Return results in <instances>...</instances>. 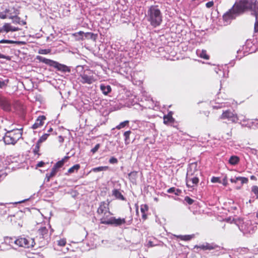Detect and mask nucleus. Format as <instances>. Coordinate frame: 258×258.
I'll use <instances>...</instances> for the list:
<instances>
[{"label":"nucleus","mask_w":258,"mask_h":258,"mask_svg":"<svg viewBox=\"0 0 258 258\" xmlns=\"http://www.w3.org/2000/svg\"><path fill=\"white\" fill-rule=\"evenodd\" d=\"M250 10L253 15L258 11V2L256 0H240L236 2L233 7L223 16L224 21L229 24L232 20L245 11Z\"/></svg>","instance_id":"nucleus-1"},{"label":"nucleus","mask_w":258,"mask_h":258,"mask_svg":"<svg viewBox=\"0 0 258 258\" xmlns=\"http://www.w3.org/2000/svg\"><path fill=\"white\" fill-rule=\"evenodd\" d=\"M146 17L150 25L154 28L159 26L162 22V14L157 5L149 7L146 14Z\"/></svg>","instance_id":"nucleus-2"},{"label":"nucleus","mask_w":258,"mask_h":258,"mask_svg":"<svg viewBox=\"0 0 258 258\" xmlns=\"http://www.w3.org/2000/svg\"><path fill=\"white\" fill-rule=\"evenodd\" d=\"M109 202H101L97 209V214L100 218V220L101 224H104V222H107L112 215L109 211Z\"/></svg>","instance_id":"nucleus-3"},{"label":"nucleus","mask_w":258,"mask_h":258,"mask_svg":"<svg viewBox=\"0 0 258 258\" xmlns=\"http://www.w3.org/2000/svg\"><path fill=\"white\" fill-rule=\"evenodd\" d=\"M21 130L16 129L7 131L3 137L4 142L7 145H14L22 137Z\"/></svg>","instance_id":"nucleus-4"},{"label":"nucleus","mask_w":258,"mask_h":258,"mask_svg":"<svg viewBox=\"0 0 258 258\" xmlns=\"http://www.w3.org/2000/svg\"><path fill=\"white\" fill-rule=\"evenodd\" d=\"M36 58L40 62H43L46 64L49 65L51 67H53L56 69L58 71H61L63 73L70 72L71 71L70 69L68 66L59 63L57 61L46 58L40 55H37Z\"/></svg>","instance_id":"nucleus-5"},{"label":"nucleus","mask_w":258,"mask_h":258,"mask_svg":"<svg viewBox=\"0 0 258 258\" xmlns=\"http://www.w3.org/2000/svg\"><path fill=\"white\" fill-rule=\"evenodd\" d=\"M14 242L16 245L25 248L33 247L35 244L34 239L29 237L19 236L15 240Z\"/></svg>","instance_id":"nucleus-6"},{"label":"nucleus","mask_w":258,"mask_h":258,"mask_svg":"<svg viewBox=\"0 0 258 258\" xmlns=\"http://www.w3.org/2000/svg\"><path fill=\"white\" fill-rule=\"evenodd\" d=\"M79 79L82 84L88 85L93 84L97 80L95 73L92 71L89 70L84 71L80 75Z\"/></svg>","instance_id":"nucleus-7"},{"label":"nucleus","mask_w":258,"mask_h":258,"mask_svg":"<svg viewBox=\"0 0 258 258\" xmlns=\"http://www.w3.org/2000/svg\"><path fill=\"white\" fill-rule=\"evenodd\" d=\"M132 219L126 222L125 218H116L114 217H110L107 222H104V224L113 225L115 226H120L126 223H127V225H130L132 223Z\"/></svg>","instance_id":"nucleus-8"},{"label":"nucleus","mask_w":258,"mask_h":258,"mask_svg":"<svg viewBox=\"0 0 258 258\" xmlns=\"http://www.w3.org/2000/svg\"><path fill=\"white\" fill-rule=\"evenodd\" d=\"M240 116L238 117L237 115L230 110L224 111L221 116V119H227L232 123H236L239 120Z\"/></svg>","instance_id":"nucleus-9"},{"label":"nucleus","mask_w":258,"mask_h":258,"mask_svg":"<svg viewBox=\"0 0 258 258\" xmlns=\"http://www.w3.org/2000/svg\"><path fill=\"white\" fill-rule=\"evenodd\" d=\"M199 182V179L197 177H191L188 176V171L187 173L186 177V184L188 188H191L192 189H195V187L197 186Z\"/></svg>","instance_id":"nucleus-10"},{"label":"nucleus","mask_w":258,"mask_h":258,"mask_svg":"<svg viewBox=\"0 0 258 258\" xmlns=\"http://www.w3.org/2000/svg\"><path fill=\"white\" fill-rule=\"evenodd\" d=\"M0 108L6 111H10L11 110V103L4 96H0Z\"/></svg>","instance_id":"nucleus-11"},{"label":"nucleus","mask_w":258,"mask_h":258,"mask_svg":"<svg viewBox=\"0 0 258 258\" xmlns=\"http://www.w3.org/2000/svg\"><path fill=\"white\" fill-rule=\"evenodd\" d=\"M19 30V28L12 26L10 23H5L2 27H0V33L3 32L8 33L10 31L15 32Z\"/></svg>","instance_id":"nucleus-12"},{"label":"nucleus","mask_w":258,"mask_h":258,"mask_svg":"<svg viewBox=\"0 0 258 258\" xmlns=\"http://www.w3.org/2000/svg\"><path fill=\"white\" fill-rule=\"evenodd\" d=\"M6 14L10 19H13L19 14L18 10L15 8L6 9L5 10Z\"/></svg>","instance_id":"nucleus-13"},{"label":"nucleus","mask_w":258,"mask_h":258,"mask_svg":"<svg viewBox=\"0 0 258 258\" xmlns=\"http://www.w3.org/2000/svg\"><path fill=\"white\" fill-rule=\"evenodd\" d=\"M244 226L243 230L245 233H252L256 229V227L252 225L251 222L249 221L244 222Z\"/></svg>","instance_id":"nucleus-14"},{"label":"nucleus","mask_w":258,"mask_h":258,"mask_svg":"<svg viewBox=\"0 0 258 258\" xmlns=\"http://www.w3.org/2000/svg\"><path fill=\"white\" fill-rule=\"evenodd\" d=\"M218 246L214 244V243H205L202 245H200L199 246L196 245L195 247L200 248L201 249L206 250H212L218 247Z\"/></svg>","instance_id":"nucleus-15"},{"label":"nucleus","mask_w":258,"mask_h":258,"mask_svg":"<svg viewBox=\"0 0 258 258\" xmlns=\"http://www.w3.org/2000/svg\"><path fill=\"white\" fill-rule=\"evenodd\" d=\"M46 119V117L44 115L39 116L38 118L36 119L35 122L32 125L33 129H36L40 126H41L43 123V121Z\"/></svg>","instance_id":"nucleus-16"},{"label":"nucleus","mask_w":258,"mask_h":258,"mask_svg":"<svg viewBox=\"0 0 258 258\" xmlns=\"http://www.w3.org/2000/svg\"><path fill=\"white\" fill-rule=\"evenodd\" d=\"M239 120L240 121L239 123L242 126L247 127L249 128L253 127V121L247 119L245 118V117L243 119H241L240 118Z\"/></svg>","instance_id":"nucleus-17"},{"label":"nucleus","mask_w":258,"mask_h":258,"mask_svg":"<svg viewBox=\"0 0 258 258\" xmlns=\"http://www.w3.org/2000/svg\"><path fill=\"white\" fill-rule=\"evenodd\" d=\"M38 233L42 238L47 239L49 238V234L48 229L46 227H41L38 229Z\"/></svg>","instance_id":"nucleus-18"},{"label":"nucleus","mask_w":258,"mask_h":258,"mask_svg":"<svg viewBox=\"0 0 258 258\" xmlns=\"http://www.w3.org/2000/svg\"><path fill=\"white\" fill-rule=\"evenodd\" d=\"M230 181L232 183H236L237 181L239 180L241 181V183L242 185L244 183H247L248 179L246 177H235L234 178L231 177L230 178Z\"/></svg>","instance_id":"nucleus-19"},{"label":"nucleus","mask_w":258,"mask_h":258,"mask_svg":"<svg viewBox=\"0 0 258 258\" xmlns=\"http://www.w3.org/2000/svg\"><path fill=\"white\" fill-rule=\"evenodd\" d=\"M69 158L68 156H65L63 159L61 160L56 162L53 166L54 169H56L57 171H58L59 168H61L63 165L64 162Z\"/></svg>","instance_id":"nucleus-20"},{"label":"nucleus","mask_w":258,"mask_h":258,"mask_svg":"<svg viewBox=\"0 0 258 258\" xmlns=\"http://www.w3.org/2000/svg\"><path fill=\"white\" fill-rule=\"evenodd\" d=\"M100 88L103 94L105 95H107L111 91V88L109 85H106L105 84H101Z\"/></svg>","instance_id":"nucleus-21"},{"label":"nucleus","mask_w":258,"mask_h":258,"mask_svg":"<svg viewBox=\"0 0 258 258\" xmlns=\"http://www.w3.org/2000/svg\"><path fill=\"white\" fill-rule=\"evenodd\" d=\"M173 236L176 237L177 238H180L182 240L184 241H189L191 240L195 237L194 234L191 235H173Z\"/></svg>","instance_id":"nucleus-22"},{"label":"nucleus","mask_w":258,"mask_h":258,"mask_svg":"<svg viewBox=\"0 0 258 258\" xmlns=\"http://www.w3.org/2000/svg\"><path fill=\"white\" fill-rule=\"evenodd\" d=\"M112 195L114 196L117 199L120 200H124L123 196L121 194V193L118 189H114L112 190Z\"/></svg>","instance_id":"nucleus-23"},{"label":"nucleus","mask_w":258,"mask_h":258,"mask_svg":"<svg viewBox=\"0 0 258 258\" xmlns=\"http://www.w3.org/2000/svg\"><path fill=\"white\" fill-rule=\"evenodd\" d=\"M128 175L130 181L133 183L135 182L138 177V172L135 171H132Z\"/></svg>","instance_id":"nucleus-24"},{"label":"nucleus","mask_w":258,"mask_h":258,"mask_svg":"<svg viewBox=\"0 0 258 258\" xmlns=\"http://www.w3.org/2000/svg\"><path fill=\"white\" fill-rule=\"evenodd\" d=\"M85 34L86 37H87L88 35H92L93 34L91 33L87 32L86 33H84L83 31H79L78 32L75 33L73 34V35L76 37V40H79L80 39H83L82 37H79L77 38L78 36H80V37H82L83 35Z\"/></svg>","instance_id":"nucleus-25"},{"label":"nucleus","mask_w":258,"mask_h":258,"mask_svg":"<svg viewBox=\"0 0 258 258\" xmlns=\"http://www.w3.org/2000/svg\"><path fill=\"white\" fill-rule=\"evenodd\" d=\"M132 132L131 131H127L124 133L123 136L124 137V143L125 145H128L130 143V136Z\"/></svg>","instance_id":"nucleus-26"},{"label":"nucleus","mask_w":258,"mask_h":258,"mask_svg":"<svg viewBox=\"0 0 258 258\" xmlns=\"http://www.w3.org/2000/svg\"><path fill=\"white\" fill-rule=\"evenodd\" d=\"M16 239H17L16 237H5L4 241L6 244L12 245L13 243L15 244L14 241Z\"/></svg>","instance_id":"nucleus-27"},{"label":"nucleus","mask_w":258,"mask_h":258,"mask_svg":"<svg viewBox=\"0 0 258 258\" xmlns=\"http://www.w3.org/2000/svg\"><path fill=\"white\" fill-rule=\"evenodd\" d=\"M239 161V158L236 156H232L229 160V163L231 165H236Z\"/></svg>","instance_id":"nucleus-28"},{"label":"nucleus","mask_w":258,"mask_h":258,"mask_svg":"<svg viewBox=\"0 0 258 258\" xmlns=\"http://www.w3.org/2000/svg\"><path fill=\"white\" fill-rule=\"evenodd\" d=\"M198 54L200 55L201 58H203L205 59H209V56L206 53V51L205 50H202L201 51H198Z\"/></svg>","instance_id":"nucleus-29"},{"label":"nucleus","mask_w":258,"mask_h":258,"mask_svg":"<svg viewBox=\"0 0 258 258\" xmlns=\"http://www.w3.org/2000/svg\"><path fill=\"white\" fill-rule=\"evenodd\" d=\"M163 119H164L163 122L164 124H166L169 122H172L174 120L173 117H172V116L170 115L169 114L167 115H165L164 116Z\"/></svg>","instance_id":"nucleus-30"},{"label":"nucleus","mask_w":258,"mask_h":258,"mask_svg":"<svg viewBox=\"0 0 258 258\" xmlns=\"http://www.w3.org/2000/svg\"><path fill=\"white\" fill-rule=\"evenodd\" d=\"M80 168V165L79 164H76L69 169L68 171V173H72L75 171H77Z\"/></svg>","instance_id":"nucleus-31"},{"label":"nucleus","mask_w":258,"mask_h":258,"mask_svg":"<svg viewBox=\"0 0 258 258\" xmlns=\"http://www.w3.org/2000/svg\"><path fill=\"white\" fill-rule=\"evenodd\" d=\"M108 168V166H100L98 167L93 168L92 171L94 172H100L102 171H105Z\"/></svg>","instance_id":"nucleus-32"},{"label":"nucleus","mask_w":258,"mask_h":258,"mask_svg":"<svg viewBox=\"0 0 258 258\" xmlns=\"http://www.w3.org/2000/svg\"><path fill=\"white\" fill-rule=\"evenodd\" d=\"M255 17V22L254 24V31L255 33L258 32V11L253 14Z\"/></svg>","instance_id":"nucleus-33"},{"label":"nucleus","mask_w":258,"mask_h":258,"mask_svg":"<svg viewBox=\"0 0 258 258\" xmlns=\"http://www.w3.org/2000/svg\"><path fill=\"white\" fill-rule=\"evenodd\" d=\"M129 121L125 120L123 122H120L118 125L116 126V128L118 130H120L122 128L124 127L125 126L128 124Z\"/></svg>","instance_id":"nucleus-34"},{"label":"nucleus","mask_w":258,"mask_h":258,"mask_svg":"<svg viewBox=\"0 0 258 258\" xmlns=\"http://www.w3.org/2000/svg\"><path fill=\"white\" fill-rule=\"evenodd\" d=\"M9 83V80H5L0 78V88L3 89L7 86V85Z\"/></svg>","instance_id":"nucleus-35"},{"label":"nucleus","mask_w":258,"mask_h":258,"mask_svg":"<svg viewBox=\"0 0 258 258\" xmlns=\"http://www.w3.org/2000/svg\"><path fill=\"white\" fill-rule=\"evenodd\" d=\"M19 42L18 41L11 40H7V39H2L0 40V43H7V44H18Z\"/></svg>","instance_id":"nucleus-36"},{"label":"nucleus","mask_w":258,"mask_h":258,"mask_svg":"<svg viewBox=\"0 0 258 258\" xmlns=\"http://www.w3.org/2000/svg\"><path fill=\"white\" fill-rule=\"evenodd\" d=\"M48 136V134H45L39 138L37 142L41 144V143L44 142L47 139Z\"/></svg>","instance_id":"nucleus-37"},{"label":"nucleus","mask_w":258,"mask_h":258,"mask_svg":"<svg viewBox=\"0 0 258 258\" xmlns=\"http://www.w3.org/2000/svg\"><path fill=\"white\" fill-rule=\"evenodd\" d=\"M51 50L49 49H40L38 51V53L41 54H47L50 53Z\"/></svg>","instance_id":"nucleus-38"},{"label":"nucleus","mask_w":258,"mask_h":258,"mask_svg":"<svg viewBox=\"0 0 258 258\" xmlns=\"http://www.w3.org/2000/svg\"><path fill=\"white\" fill-rule=\"evenodd\" d=\"M40 143L37 142L34 149H33V152L35 154L39 155L38 152L39 151V148H40Z\"/></svg>","instance_id":"nucleus-39"},{"label":"nucleus","mask_w":258,"mask_h":258,"mask_svg":"<svg viewBox=\"0 0 258 258\" xmlns=\"http://www.w3.org/2000/svg\"><path fill=\"white\" fill-rule=\"evenodd\" d=\"M251 191L255 195L256 198H258V186L254 185L251 188Z\"/></svg>","instance_id":"nucleus-40"},{"label":"nucleus","mask_w":258,"mask_h":258,"mask_svg":"<svg viewBox=\"0 0 258 258\" xmlns=\"http://www.w3.org/2000/svg\"><path fill=\"white\" fill-rule=\"evenodd\" d=\"M57 244L58 245L60 246H63L66 244V239H61L57 241Z\"/></svg>","instance_id":"nucleus-41"},{"label":"nucleus","mask_w":258,"mask_h":258,"mask_svg":"<svg viewBox=\"0 0 258 258\" xmlns=\"http://www.w3.org/2000/svg\"><path fill=\"white\" fill-rule=\"evenodd\" d=\"M184 201L189 205H191L193 204L194 200L190 198L189 197L186 196L184 198Z\"/></svg>","instance_id":"nucleus-42"},{"label":"nucleus","mask_w":258,"mask_h":258,"mask_svg":"<svg viewBox=\"0 0 258 258\" xmlns=\"http://www.w3.org/2000/svg\"><path fill=\"white\" fill-rule=\"evenodd\" d=\"M148 210V206L147 205H142L141 206V211L142 213H146Z\"/></svg>","instance_id":"nucleus-43"},{"label":"nucleus","mask_w":258,"mask_h":258,"mask_svg":"<svg viewBox=\"0 0 258 258\" xmlns=\"http://www.w3.org/2000/svg\"><path fill=\"white\" fill-rule=\"evenodd\" d=\"M57 172L58 171L53 167L51 172L49 173V176H51L52 177H54Z\"/></svg>","instance_id":"nucleus-44"},{"label":"nucleus","mask_w":258,"mask_h":258,"mask_svg":"<svg viewBox=\"0 0 258 258\" xmlns=\"http://www.w3.org/2000/svg\"><path fill=\"white\" fill-rule=\"evenodd\" d=\"M100 145L99 144H97L95 145V146L91 149V151L94 154L95 153H96L98 150L99 149V148H100Z\"/></svg>","instance_id":"nucleus-45"},{"label":"nucleus","mask_w":258,"mask_h":258,"mask_svg":"<svg viewBox=\"0 0 258 258\" xmlns=\"http://www.w3.org/2000/svg\"><path fill=\"white\" fill-rule=\"evenodd\" d=\"M109 162L110 164H116L118 162V160L116 158L112 157L109 159Z\"/></svg>","instance_id":"nucleus-46"},{"label":"nucleus","mask_w":258,"mask_h":258,"mask_svg":"<svg viewBox=\"0 0 258 258\" xmlns=\"http://www.w3.org/2000/svg\"><path fill=\"white\" fill-rule=\"evenodd\" d=\"M211 182L213 183H216V182L221 183L220 178L219 177H213L211 178Z\"/></svg>","instance_id":"nucleus-47"},{"label":"nucleus","mask_w":258,"mask_h":258,"mask_svg":"<svg viewBox=\"0 0 258 258\" xmlns=\"http://www.w3.org/2000/svg\"><path fill=\"white\" fill-rule=\"evenodd\" d=\"M7 18V15L6 14L5 11L3 12H0V18L5 19Z\"/></svg>","instance_id":"nucleus-48"},{"label":"nucleus","mask_w":258,"mask_h":258,"mask_svg":"<svg viewBox=\"0 0 258 258\" xmlns=\"http://www.w3.org/2000/svg\"><path fill=\"white\" fill-rule=\"evenodd\" d=\"M213 5H214V3L212 1H211V2H209L207 3H206V6L207 8H210L211 7H212L213 6Z\"/></svg>","instance_id":"nucleus-49"},{"label":"nucleus","mask_w":258,"mask_h":258,"mask_svg":"<svg viewBox=\"0 0 258 258\" xmlns=\"http://www.w3.org/2000/svg\"><path fill=\"white\" fill-rule=\"evenodd\" d=\"M175 191V188L173 187H171L167 190V192L170 193V194L174 193Z\"/></svg>","instance_id":"nucleus-50"},{"label":"nucleus","mask_w":258,"mask_h":258,"mask_svg":"<svg viewBox=\"0 0 258 258\" xmlns=\"http://www.w3.org/2000/svg\"><path fill=\"white\" fill-rule=\"evenodd\" d=\"M52 178L51 176H49V173H47L46 174V177L45 178V182H49L50 181V178Z\"/></svg>","instance_id":"nucleus-51"},{"label":"nucleus","mask_w":258,"mask_h":258,"mask_svg":"<svg viewBox=\"0 0 258 258\" xmlns=\"http://www.w3.org/2000/svg\"><path fill=\"white\" fill-rule=\"evenodd\" d=\"M222 184L226 186L227 185V177H225L223 179V181H222Z\"/></svg>","instance_id":"nucleus-52"},{"label":"nucleus","mask_w":258,"mask_h":258,"mask_svg":"<svg viewBox=\"0 0 258 258\" xmlns=\"http://www.w3.org/2000/svg\"><path fill=\"white\" fill-rule=\"evenodd\" d=\"M253 129L258 128V123L253 121V127H251Z\"/></svg>","instance_id":"nucleus-53"},{"label":"nucleus","mask_w":258,"mask_h":258,"mask_svg":"<svg viewBox=\"0 0 258 258\" xmlns=\"http://www.w3.org/2000/svg\"><path fill=\"white\" fill-rule=\"evenodd\" d=\"M45 164V163L43 161H40L38 162L37 164V167H42Z\"/></svg>","instance_id":"nucleus-54"},{"label":"nucleus","mask_w":258,"mask_h":258,"mask_svg":"<svg viewBox=\"0 0 258 258\" xmlns=\"http://www.w3.org/2000/svg\"><path fill=\"white\" fill-rule=\"evenodd\" d=\"M13 19H14V20L13 21L14 23H19L20 18L19 17H18L17 16L16 17H15Z\"/></svg>","instance_id":"nucleus-55"},{"label":"nucleus","mask_w":258,"mask_h":258,"mask_svg":"<svg viewBox=\"0 0 258 258\" xmlns=\"http://www.w3.org/2000/svg\"><path fill=\"white\" fill-rule=\"evenodd\" d=\"M181 191L180 189L175 188V191L174 192V194L175 195L178 196L181 193Z\"/></svg>","instance_id":"nucleus-56"},{"label":"nucleus","mask_w":258,"mask_h":258,"mask_svg":"<svg viewBox=\"0 0 258 258\" xmlns=\"http://www.w3.org/2000/svg\"><path fill=\"white\" fill-rule=\"evenodd\" d=\"M148 246H149V247H152L153 246H154V245L153 244V242L151 241H149L148 243Z\"/></svg>","instance_id":"nucleus-57"},{"label":"nucleus","mask_w":258,"mask_h":258,"mask_svg":"<svg viewBox=\"0 0 258 258\" xmlns=\"http://www.w3.org/2000/svg\"><path fill=\"white\" fill-rule=\"evenodd\" d=\"M142 213V218L144 219V220H146L147 219V215L145 213Z\"/></svg>","instance_id":"nucleus-58"},{"label":"nucleus","mask_w":258,"mask_h":258,"mask_svg":"<svg viewBox=\"0 0 258 258\" xmlns=\"http://www.w3.org/2000/svg\"><path fill=\"white\" fill-rule=\"evenodd\" d=\"M7 58V56L4 55V54L0 53V58Z\"/></svg>","instance_id":"nucleus-59"},{"label":"nucleus","mask_w":258,"mask_h":258,"mask_svg":"<svg viewBox=\"0 0 258 258\" xmlns=\"http://www.w3.org/2000/svg\"><path fill=\"white\" fill-rule=\"evenodd\" d=\"M60 142H62L63 140V138L61 136L59 137Z\"/></svg>","instance_id":"nucleus-60"},{"label":"nucleus","mask_w":258,"mask_h":258,"mask_svg":"<svg viewBox=\"0 0 258 258\" xmlns=\"http://www.w3.org/2000/svg\"><path fill=\"white\" fill-rule=\"evenodd\" d=\"M52 131V128H50L48 130V132H51Z\"/></svg>","instance_id":"nucleus-61"},{"label":"nucleus","mask_w":258,"mask_h":258,"mask_svg":"<svg viewBox=\"0 0 258 258\" xmlns=\"http://www.w3.org/2000/svg\"><path fill=\"white\" fill-rule=\"evenodd\" d=\"M254 152H256V150H254V149H253V150H252V153H254Z\"/></svg>","instance_id":"nucleus-62"},{"label":"nucleus","mask_w":258,"mask_h":258,"mask_svg":"<svg viewBox=\"0 0 258 258\" xmlns=\"http://www.w3.org/2000/svg\"><path fill=\"white\" fill-rule=\"evenodd\" d=\"M254 178V176H251V179H253Z\"/></svg>","instance_id":"nucleus-63"},{"label":"nucleus","mask_w":258,"mask_h":258,"mask_svg":"<svg viewBox=\"0 0 258 258\" xmlns=\"http://www.w3.org/2000/svg\"><path fill=\"white\" fill-rule=\"evenodd\" d=\"M256 216H257V217L258 218V213H257V214H256Z\"/></svg>","instance_id":"nucleus-64"}]
</instances>
